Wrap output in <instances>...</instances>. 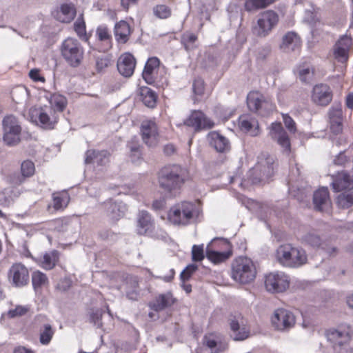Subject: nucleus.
<instances>
[{
    "mask_svg": "<svg viewBox=\"0 0 353 353\" xmlns=\"http://www.w3.org/2000/svg\"><path fill=\"white\" fill-rule=\"evenodd\" d=\"M184 174L185 170L178 165L163 167L157 174L159 187L170 196H176L185 182Z\"/></svg>",
    "mask_w": 353,
    "mask_h": 353,
    "instance_id": "1",
    "label": "nucleus"
},
{
    "mask_svg": "<svg viewBox=\"0 0 353 353\" xmlns=\"http://www.w3.org/2000/svg\"><path fill=\"white\" fill-rule=\"evenodd\" d=\"M199 215V210L193 203L183 201L170 209L168 219L174 225L185 226L194 223Z\"/></svg>",
    "mask_w": 353,
    "mask_h": 353,
    "instance_id": "2",
    "label": "nucleus"
},
{
    "mask_svg": "<svg viewBox=\"0 0 353 353\" xmlns=\"http://www.w3.org/2000/svg\"><path fill=\"white\" fill-rule=\"evenodd\" d=\"M276 259L283 266L299 268L305 264L307 260L305 251L291 244L280 245L276 251Z\"/></svg>",
    "mask_w": 353,
    "mask_h": 353,
    "instance_id": "3",
    "label": "nucleus"
},
{
    "mask_svg": "<svg viewBox=\"0 0 353 353\" xmlns=\"http://www.w3.org/2000/svg\"><path fill=\"white\" fill-rule=\"evenodd\" d=\"M327 340L332 343L336 353H353V348L347 345L353 336V329L347 325L327 332Z\"/></svg>",
    "mask_w": 353,
    "mask_h": 353,
    "instance_id": "4",
    "label": "nucleus"
},
{
    "mask_svg": "<svg viewBox=\"0 0 353 353\" xmlns=\"http://www.w3.org/2000/svg\"><path fill=\"white\" fill-rule=\"evenodd\" d=\"M28 118L37 125L46 130H52L57 123L59 116L56 111L49 106L35 105L29 109Z\"/></svg>",
    "mask_w": 353,
    "mask_h": 353,
    "instance_id": "5",
    "label": "nucleus"
},
{
    "mask_svg": "<svg viewBox=\"0 0 353 353\" xmlns=\"http://www.w3.org/2000/svg\"><path fill=\"white\" fill-rule=\"evenodd\" d=\"M274 158L268 154L258 157L256 165L249 171L248 177L252 183L267 181L274 172Z\"/></svg>",
    "mask_w": 353,
    "mask_h": 353,
    "instance_id": "6",
    "label": "nucleus"
},
{
    "mask_svg": "<svg viewBox=\"0 0 353 353\" xmlns=\"http://www.w3.org/2000/svg\"><path fill=\"white\" fill-rule=\"evenodd\" d=\"M256 275V267L250 259L239 257L233 262L232 277L236 282L249 283L254 280Z\"/></svg>",
    "mask_w": 353,
    "mask_h": 353,
    "instance_id": "7",
    "label": "nucleus"
},
{
    "mask_svg": "<svg viewBox=\"0 0 353 353\" xmlns=\"http://www.w3.org/2000/svg\"><path fill=\"white\" fill-rule=\"evenodd\" d=\"M61 52L65 61L72 67L79 66L84 55L83 47L77 39L73 38H68L63 41Z\"/></svg>",
    "mask_w": 353,
    "mask_h": 353,
    "instance_id": "8",
    "label": "nucleus"
},
{
    "mask_svg": "<svg viewBox=\"0 0 353 353\" xmlns=\"http://www.w3.org/2000/svg\"><path fill=\"white\" fill-rule=\"evenodd\" d=\"M3 140L8 146H14L21 141V127L18 119L12 116H7L3 120Z\"/></svg>",
    "mask_w": 353,
    "mask_h": 353,
    "instance_id": "9",
    "label": "nucleus"
},
{
    "mask_svg": "<svg viewBox=\"0 0 353 353\" xmlns=\"http://www.w3.org/2000/svg\"><path fill=\"white\" fill-rule=\"evenodd\" d=\"M230 248L229 243L220 239H213L206 247V257L211 262L216 264L225 261L232 255V252L228 250L225 251H219V248Z\"/></svg>",
    "mask_w": 353,
    "mask_h": 353,
    "instance_id": "10",
    "label": "nucleus"
},
{
    "mask_svg": "<svg viewBox=\"0 0 353 353\" xmlns=\"http://www.w3.org/2000/svg\"><path fill=\"white\" fill-rule=\"evenodd\" d=\"M247 103L251 111L261 114L272 112L275 108L270 98L257 91H252L248 94Z\"/></svg>",
    "mask_w": 353,
    "mask_h": 353,
    "instance_id": "11",
    "label": "nucleus"
},
{
    "mask_svg": "<svg viewBox=\"0 0 353 353\" xmlns=\"http://www.w3.org/2000/svg\"><path fill=\"white\" fill-rule=\"evenodd\" d=\"M271 323L272 326L279 331H289L296 324V317L294 314L285 309H276L272 317Z\"/></svg>",
    "mask_w": 353,
    "mask_h": 353,
    "instance_id": "12",
    "label": "nucleus"
},
{
    "mask_svg": "<svg viewBox=\"0 0 353 353\" xmlns=\"http://www.w3.org/2000/svg\"><path fill=\"white\" fill-rule=\"evenodd\" d=\"M289 276L282 272H272L265 277V287L271 293H280L285 291L290 286Z\"/></svg>",
    "mask_w": 353,
    "mask_h": 353,
    "instance_id": "13",
    "label": "nucleus"
},
{
    "mask_svg": "<svg viewBox=\"0 0 353 353\" xmlns=\"http://www.w3.org/2000/svg\"><path fill=\"white\" fill-rule=\"evenodd\" d=\"M269 135L283 149V152L290 153V140L286 131L279 122L272 123L269 127Z\"/></svg>",
    "mask_w": 353,
    "mask_h": 353,
    "instance_id": "14",
    "label": "nucleus"
},
{
    "mask_svg": "<svg viewBox=\"0 0 353 353\" xmlns=\"http://www.w3.org/2000/svg\"><path fill=\"white\" fill-rule=\"evenodd\" d=\"M9 281L15 287H22L29 281V272L21 263H14L8 271Z\"/></svg>",
    "mask_w": 353,
    "mask_h": 353,
    "instance_id": "15",
    "label": "nucleus"
},
{
    "mask_svg": "<svg viewBox=\"0 0 353 353\" xmlns=\"http://www.w3.org/2000/svg\"><path fill=\"white\" fill-rule=\"evenodd\" d=\"M352 48V39L350 37L344 35L339 38L333 48L334 59L342 63L347 62L350 52Z\"/></svg>",
    "mask_w": 353,
    "mask_h": 353,
    "instance_id": "16",
    "label": "nucleus"
},
{
    "mask_svg": "<svg viewBox=\"0 0 353 353\" xmlns=\"http://www.w3.org/2000/svg\"><path fill=\"white\" fill-rule=\"evenodd\" d=\"M184 125L191 127L195 132L205 128H212L214 123L208 118L201 111H192L189 117L184 121Z\"/></svg>",
    "mask_w": 353,
    "mask_h": 353,
    "instance_id": "17",
    "label": "nucleus"
},
{
    "mask_svg": "<svg viewBox=\"0 0 353 353\" xmlns=\"http://www.w3.org/2000/svg\"><path fill=\"white\" fill-rule=\"evenodd\" d=\"M231 336L235 341H242L249 336L250 330L247 322L241 314L234 316L230 319Z\"/></svg>",
    "mask_w": 353,
    "mask_h": 353,
    "instance_id": "18",
    "label": "nucleus"
},
{
    "mask_svg": "<svg viewBox=\"0 0 353 353\" xmlns=\"http://www.w3.org/2000/svg\"><path fill=\"white\" fill-rule=\"evenodd\" d=\"M141 136L143 142L149 147H154L159 141L158 128L156 123L152 120L144 121L141 127Z\"/></svg>",
    "mask_w": 353,
    "mask_h": 353,
    "instance_id": "19",
    "label": "nucleus"
},
{
    "mask_svg": "<svg viewBox=\"0 0 353 353\" xmlns=\"http://www.w3.org/2000/svg\"><path fill=\"white\" fill-rule=\"evenodd\" d=\"M332 99L330 87L325 84H319L314 87L312 94V101L319 105H327Z\"/></svg>",
    "mask_w": 353,
    "mask_h": 353,
    "instance_id": "20",
    "label": "nucleus"
},
{
    "mask_svg": "<svg viewBox=\"0 0 353 353\" xmlns=\"http://www.w3.org/2000/svg\"><path fill=\"white\" fill-rule=\"evenodd\" d=\"M303 241L312 247L321 248L329 254L336 252V248L330 240H322L316 233L310 232L304 236Z\"/></svg>",
    "mask_w": 353,
    "mask_h": 353,
    "instance_id": "21",
    "label": "nucleus"
},
{
    "mask_svg": "<svg viewBox=\"0 0 353 353\" xmlns=\"http://www.w3.org/2000/svg\"><path fill=\"white\" fill-rule=\"evenodd\" d=\"M136 65V60L130 53L125 52L120 56L117 62V68L119 73L129 77L134 73Z\"/></svg>",
    "mask_w": 353,
    "mask_h": 353,
    "instance_id": "22",
    "label": "nucleus"
},
{
    "mask_svg": "<svg viewBox=\"0 0 353 353\" xmlns=\"http://www.w3.org/2000/svg\"><path fill=\"white\" fill-rule=\"evenodd\" d=\"M204 343L211 353L222 352L228 348V343L220 335L210 334L204 338Z\"/></svg>",
    "mask_w": 353,
    "mask_h": 353,
    "instance_id": "23",
    "label": "nucleus"
},
{
    "mask_svg": "<svg viewBox=\"0 0 353 353\" xmlns=\"http://www.w3.org/2000/svg\"><path fill=\"white\" fill-rule=\"evenodd\" d=\"M159 63L160 61L157 57H151L147 61L142 73L143 78L147 83L152 84L154 83Z\"/></svg>",
    "mask_w": 353,
    "mask_h": 353,
    "instance_id": "24",
    "label": "nucleus"
},
{
    "mask_svg": "<svg viewBox=\"0 0 353 353\" xmlns=\"http://www.w3.org/2000/svg\"><path fill=\"white\" fill-rule=\"evenodd\" d=\"M210 145L219 152H225L230 150V142L228 139L216 131L210 132L208 135Z\"/></svg>",
    "mask_w": 353,
    "mask_h": 353,
    "instance_id": "25",
    "label": "nucleus"
},
{
    "mask_svg": "<svg viewBox=\"0 0 353 353\" xmlns=\"http://www.w3.org/2000/svg\"><path fill=\"white\" fill-rule=\"evenodd\" d=\"M153 228L154 223L150 214L146 211L139 212L137 225L138 234L141 235L148 234L152 231Z\"/></svg>",
    "mask_w": 353,
    "mask_h": 353,
    "instance_id": "26",
    "label": "nucleus"
},
{
    "mask_svg": "<svg viewBox=\"0 0 353 353\" xmlns=\"http://www.w3.org/2000/svg\"><path fill=\"white\" fill-rule=\"evenodd\" d=\"M332 185L334 191L344 192L353 188V178L345 172H341L334 176Z\"/></svg>",
    "mask_w": 353,
    "mask_h": 353,
    "instance_id": "27",
    "label": "nucleus"
},
{
    "mask_svg": "<svg viewBox=\"0 0 353 353\" xmlns=\"http://www.w3.org/2000/svg\"><path fill=\"white\" fill-rule=\"evenodd\" d=\"M314 207L319 211L327 210L330 206V199L327 188H322L314 193Z\"/></svg>",
    "mask_w": 353,
    "mask_h": 353,
    "instance_id": "28",
    "label": "nucleus"
},
{
    "mask_svg": "<svg viewBox=\"0 0 353 353\" xmlns=\"http://www.w3.org/2000/svg\"><path fill=\"white\" fill-rule=\"evenodd\" d=\"M239 125L241 130L251 136H256L259 133L258 121L249 116H241L239 119Z\"/></svg>",
    "mask_w": 353,
    "mask_h": 353,
    "instance_id": "29",
    "label": "nucleus"
},
{
    "mask_svg": "<svg viewBox=\"0 0 353 353\" xmlns=\"http://www.w3.org/2000/svg\"><path fill=\"white\" fill-rule=\"evenodd\" d=\"M107 215L112 220H118L123 217L126 211V206L122 202L109 201L105 203Z\"/></svg>",
    "mask_w": 353,
    "mask_h": 353,
    "instance_id": "30",
    "label": "nucleus"
},
{
    "mask_svg": "<svg viewBox=\"0 0 353 353\" xmlns=\"http://www.w3.org/2000/svg\"><path fill=\"white\" fill-rule=\"evenodd\" d=\"M301 46L300 37L294 32H289L283 38L281 48L285 52L294 51Z\"/></svg>",
    "mask_w": 353,
    "mask_h": 353,
    "instance_id": "31",
    "label": "nucleus"
},
{
    "mask_svg": "<svg viewBox=\"0 0 353 353\" xmlns=\"http://www.w3.org/2000/svg\"><path fill=\"white\" fill-rule=\"evenodd\" d=\"M108 161V155L106 151L88 150L85 154V163L105 165Z\"/></svg>",
    "mask_w": 353,
    "mask_h": 353,
    "instance_id": "32",
    "label": "nucleus"
},
{
    "mask_svg": "<svg viewBox=\"0 0 353 353\" xmlns=\"http://www.w3.org/2000/svg\"><path fill=\"white\" fill-rule=\"evenodd\" d=\"M174 302L172 294L170 292L159 294L155 301L151 303L150 307L155 311H161L171 306Z\"/></svg>",
    "mask_w": 353,
    "mask_h": 353,
    "instance_id": "33",
    "label": "nucleus"
},
{
    "mask_svg": "<svg viewBox=\"0 0 353 353\" xmlns=\"http://www.w3.org/2000/svg\"><path fill=\"white\" fill-rule=\"evenodd\" d=\"M139 94L140 99L148 108H154L157 104V96L156 93L148 87H141Z\"/></svg>",
    "mask_w": 353,
    "mask_h": 353,
    "instance_id": "34",
    "label": "nucleus"
},
{
    "mask_svg": "<svg viewBox=\"0 0 353 353\" xmlns=\"http://www.w3.org/2000/svg\"><path fill=\"white\" fill-rule=\"evenodd\" d=\"M131 29L130 23H115L114 33L117 41L121 43H126L131 34Z\"/></svg>",
    "mask_w": 353,
    "mask_h": 353,
    "instance_id": "35",
    "label": "nucleus"
},
{
    "mask_svg": "<svg viewBox=\"0 0 353 353\" xmlns=\"http://www.w3.org/2000/svg\"><path fill=\"white\" fill-rule=\"evenodd\" d=\"M48 101L50 104V108L56 111V114L61 112L67 105V100L65 97L59 94H51Z\"/></svg>",
    "mask_w": 353,
    "mask_h": 353,
    "instance_id": "36",
    "label": "nucleus"
},
{
    "mask_svg": "<svg viewBox=\"0 0 353 353\" xmlns=\"http://www.w3.org/2000/svg\"><path fill=\"white\" fill-rule=\"evenodd\" d=\"M97 37L99 41L103 43L101 50L106 51L112 47L111 34L106 27H99L97 30Z\"/></svg>",
    "mask_w": 353,
    "mask_h": 353,
    "instance_id": "37",
    "label": "nucleus"
},
{
    "mask_svg": "<svg viewBox=\"0 0 353 353\" xmlns=\"http://www.w3.org/2000/svg\"><path fill=\"white\" fill-rule=\"evenodd\" d=\"M276 1L277 0H246L244 7L247 11H254L265 8Z\"/></svg>",
    "mask_w": 353,
    "mask_h": 353,
    "instance_id": "38",
    "label": "nucleus"
},
{
    "mask_svg": "<svg viewBox=\"0 0 353 353\" xmlns=\"http://www.w3.org/2000/svg\"><path fill=\"white\" fill-rule=\"evenodd\" d=\"M336 203L340 208H348L353 205V188L343 192L337 199Z\"/></svg>",
    "mask_w": 353,
    "mask_h": 353,
    "instance_id": "39",
    "label": "nucleus"
},
{
    "mask_svg": "<svg viewBox=\"0 0 353 353\" xmlns=\"http://www.w3.org/2000/svg\"><path fill=\"white\" fill-rule=\"evenodd\" d=\"M58 259L59 255L57 251L46 253L41 259V265L46 270H51L55 266Z\"/></svg>",
    "mask_w": 353,
    "mask_h": 353,
    "instance_id": "40",
    "label": "nucleus"
},
{
    "mask_svg": "<svg viewBox=\"0 0 353 353\" xmlns=\"http://www.w3.org/2000/svg\"><path fill=\"white\" fill-rule=\"evenodd\" d=\"M70 201V196L67 192L55 193L53 194V207L56 210L65 208Z\"/></svg>",
    "mask_w": 353,
    "mask_h": 353,
    "instance_id": "41",
    "label": "nucleus"
},
{
    "mask_svg": "<svg viewBox=\"0 0 353 353\" xmlns=\"http://www.w3.org/2000/svg\"><path fill=\"white\" fill-rule=\"evenodd\" d=\"M54 334V330L49 324H45L40 330L39 341L42 345H48Z\"/></svg>",
    "mask_w": 353,
    "mask_h": 353,
    "instance_id": "42",
    "label": "nucleus"
},
{
    "mask_svg": "<svg viewBox=\"0 0 353 353\" xmlns=\"http://www.w3.org/2000/svg\"><path fill=\"white\" fill-rule=\"evenodd\" d=\"M196 40L197 36L192 32H185L181 37V43L187 51H191L196 48Z\"/></svg>",
    "mask_w": 353,
    "mask_h": 353,
    "instance_id": "43",
    "label": "nucleus"
},
{
    "mask_svg": "<svg viewBox=\"0 0 353 353\" xmlns=\"http://www.w3.org/2000/svg\"><path fill=\"white\" fill-rule=\"evenodd\" d=\"M32 282L34 290H37L47 285L48 278L45 274L40 271H36L32 273Z\"/></svg>",
    "mask_w": 353,
    "mask_h": 353,
    "instance_id": "44",
    "label": "nucleus"
},
{
    "mask_svg": "<svg viewBox=\"0 0 353 353\" xmlns=\"http://www.w3.org/2000/svg\"><path fill=\"white\" fill-rule=\"evenodd\" d=\"M274 23H255L252 28L253 33L259 37H265L269 34Z\"/></svg>",
    "mask_w": 353,
    "mask_h": 353,
    "instance_id": "45",
    "label": "nucleus"
},
{
    "mask_svg": "<svg viewBox=\"0 0 353 353\" xmlns=\"http://www.w3.org/2000/svg\"><path fill=\"white\" fill-rule=\"evenodd\" d=\"M35 172L34 163L30 160H26L21 163V173L23 178L32 176Z\"/></svg>",
    "mask_w": 353,
    "mask_h": 353,
    "instance_id": "46",
    "label": "nucleus"
},
{
    "mask_svg": "<svg viewBox=\"0 0 353 353\" xmlns=\"http://www.w3.org/2000/svg\"><path fill=\"white\" fill-rule=\"evenodd\" d=\"M297 71L299 79L303 82H308L313 77L314 71L309 65L299 66Z\"/></svg>",
    "mask_w": 353,
    "mask_h": 353,
    "instance_id": "47",
    "label": "nucleus"
},
{
    "mask_svg": "<svg viewBox=\"0 0 353 353\" xmlns=\"http://www.w3.org/2000/svg\"><path fill=\"white\" fill-rule=\"evenodd\" d=\"M74 30L82 41H88L89 40L91 32H87L85 23H74Z\"/></svg>",
    "mask_w": 353,
    "mask_h": 353,
    "instance_id": "48",
    "label": "nucleus"
},
{
    "mask_svg": "<svg viewBox=\"0 0 353 353\" xmlns=\"http://www.w3.org/2000/svg\"><path fill=\"white\" fill-rule=\"evenodd\" d=\"M154 14L160 19H167L171 15V10L168 6L159 5L154 8Z\"/></svg>",
    "mask_w": 353,
    "mask_h": 353,
    "instance_id": "49",
    "label": "nucleus"
},
{
    "mask_svg": "<svg viewBox=\"0 0 353 353\" xmlns=\"http://www.w3.org/2000/svg\"><path fill=\"white\" fill-rule=\"evenodd\" d=\"M205 257L203 245H194L192 248V259L194 261H201Z\"/></svg>",
    "mask_w": 353,
    "mask_h": 353,
    "instance_id": "50",
    "label": "nucleus"
},
{
    "mask_svg": "<svg viewBox=\"0 0 353 353\" xmlns=\"http://www.w3.org/2000/svg\"><path fill=\"white\" fill-rule=\"evenodd\" d=\"M61 12L68 19H74L76 15V9L72 4L64 3L61 6Z\"/></svg>",
    "mask_w": 353,
    "mask_h": 353,
    "instance_id": "51",
    "label": "nucleus"
},
{
    "mask_svg": "<svg viewBox=\"0 0 353 353\" xmlns=\"http://www.w3.org/2000/svg\"><path fill=\"white\" fill-rule=\"evenodd\" d=\"M193 92L195 95L201 97L204 94L205 84L203 79L196 78L194 79L192 85Z\"/></svg>",
    "mask_w": 353,
    "mask_h": 353,
    "instance_id": "52",
    "label": "nucleus"
},
{
    "mask_svg": "<svg viewBox=\"0 0 353 353\" xmlns=\"http://www.w3.org/2000/svg\"><path fill=\"white\" fill-rule=\"evenodd\" d=\"M282 118L285 128L290 133L296 132V125L294 119L288 114H282Z\"/></svg>",
    "mask_w": 353,
    "mask_h": 353,
    "instance_id": "53",
    "label": "nucleus"
},
{
    "mask_svg": "<svg viewBox=\"0 0 353 353\" xmlns=\"http://www.w3.org/2000/svg\"><path fill=\"white\" fill-rule=\"evenodd\" d=\"M28 311L27 306L17 305L14 309L10 310L8 312V315L11 317H17L24 315Z\"/></svg>",
    "mask_w": 353,
    "mask_h": 353,
    "instance_id": "54",
    "label": "nucleus"
},
{
    "mask_svg": "<svg viewBox=\"0 0 353 353\" xmlns=\"http://www.w3.org/2000/svg\"><path fill=\"white\" fill-rule=\"evenodd\" d=\"M10 193H11V190L10 189H5L3 192H0V204L1 205H9L13 200Z\"/></svg>",
    "mask_w": 353,
    "mask_h": 353,
    "instance_id": "55",
    "label": "nucleus"
},
{
    "mask_svg": "<svg viewBox=\"0 0 353 353\" xmlns=\"http://www.w3.org/2000/svg\"><path fill=\"white\" fill-rule=\"evenodd\" d=\"M197 266L194 264L189 265L181 273L180 277L182 282H185L188 280L191 276L192 274L196 271Z\"/></svg>",
    "mask_w": 353,
    "mask_h": 353,
    "instance_id": "56",
    "label": "nucleus"
},
{
    "mask_svg": "<svg viewBox=\"0 0 353 353\" xmlns=\"http://www.w3.org/2000/svg\"><path fill=\"white\" fill-rule=\"evenodd\" d=\"M334 116L336 117V121L334 122V123H332V130L336 132V133H339V132H341L342 130V126H341V123L339 121L340 119V117L341 116V109H336L335 111H334Z\"/></svg>",
    "mask_w": 353,
    "mask_h": 353,
    "instance_id": "57",
    "label": "nucleus"
},
{
    "mask_svg": "<svg viewBox=\"0 0 353 353\" xmlns=\"http://www.w3.org/2000/svg\"><path fill=\"white\" fill-rule=\"evenodd\" d=\"M279 20L278 14L273 10H268L264 14V19H259L257 22H277Z\"/></svg>",
    "mask_w": 353,
    "mask_h": 353,
    "instance_id": "58",
    "label": "nucleus"
},
{
    "mask_svg": "<svg viewBox=\"0 0 353 353\" xmlns=\"http://www.w3.org/2000/svg\"><path fill=\"white\" fill-rule=\"evenodd\" d=\"M29 76L34 81H45V78L41 76L40 71L38 69L31 70L29 72Z\"/></svg>",
    "mask_w": 353,
    "mask_h": 353,
    "instance_id": "59",
    "label": "nucleus"
},
{
    "mask_svg": "<svg viewBox=\"0 0 353 353\" xmlns=\"http://www.w3.org/2000/svg\"><path fill=\"white\" fill-rule=\"evenodd\" d=\"M17 94H21L23 97H26L28 96V90L25 88L19 87L15 90L12 91V94L13 100L19 103V99L17 97Z\"/></svg>",
    "mask_w": 353,
    "mask_h": 353,
    "instance_id": "60",
    "label": "nucleus"
},
{
    "mask_svg": "<svg viewBox=\"0 0 353 353\" xmlns=\"http://www.w3.org/2000/svg\"><path fill=\"white\" fill-rule=\"evenodd\" d=\"M109 64V60L107 58H98L96 62L97 69L99 71H101L105 68L108 67Z\"/></svg>",
    "mask_w": 353,
    "mask_h": 353,
    "instance_id": "61",
    "label": "nucleus"
},
{
    "mask_svg": "<svg viewBox=\"0 0 353 353\" xmlns=\"http://www.w3.org/2000/svg\"><path fill=\"white\" fill-rule=\"evenodd\" d=\"M141 159V152L139 148L132 149L131 160L134 163H138Z\"/></svg>",
    "mask_w": 353,
    "mask_h": 353,
    "instance_id": "62",
    "label": "nucleus"
},
{
    "mask_svg": "<svg viewBox=\"0 0 353 353\" xmlns=\"http://www.w3.org/2000/svg\"><path fill=\"white\" fill-rule=\"evenodd\" d=\"M175 150L176 148L174 145L167 144L166 145L164 146L163 151L165 154L171 155L174 153Z\"/></svg>",
    "mask_w": 353,
    "mask_h": 353,
    "instance_id": "63",
    "label": "nucleus"
},
{
    "mask_svg": "<svg viewBox=\"0 0 353 353\" xmlns=\"http://www.w3.org/2000/svg\"><path fill=\"white\" fill-rule=\"evenodd\" d=\"M14 353H34L32 350L23 346L17 347L14 349Z\"/></svg>",
    "mask_w": 353,
    "mask_h": 353,
    "instance_id": "64",
    "label": "nucleus"
}]
</instances>
